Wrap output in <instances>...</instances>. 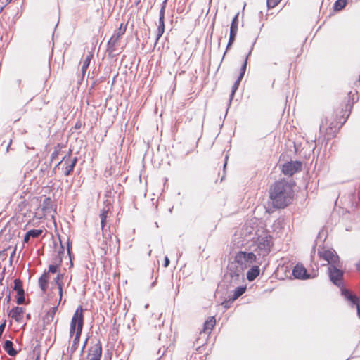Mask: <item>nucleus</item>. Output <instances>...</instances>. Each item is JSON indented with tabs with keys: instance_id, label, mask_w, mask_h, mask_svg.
<instances>
[{
	"instance_id": "bb28decb",
	"label": "nucleus",
	"mask_w": 360,
	"mask_h": 360,
	"mask_svg": "<svg viewBox=\"0 0 360 360\" xmlns=\"http://www.w3.org/2000/svg\"><path fill=\"white\" fill-rule=\"evenodd\" d=\"M27 233L30 238H38L42 233V230L32 229L28 231Z\"/></svg>"
},
{
	"instance_id": "393cba45",
	"label": "nucleus",
	"mask_w": 360,
	"mask_h": 360,
	"mask_svg": "<svg viewBox=\"0 0 360 360\" xmlns=\"http://www.w3.org/2000/svg\"><path fill=\"white\" fill-rule=\"evenodd\" d=\"M346 4V0H338L334 4V9L335 11H340L345 7Z\"/></svg>"
},
{
	"instance_id": "de8ad7c7",
	"label": "nucleus",
	"mask_w": 360,
	"mask_h": 360,
	"mask_svg": "<svg viewBox=\"0 0 360 360\" xmlns=\"http://www.w3.org/2000/svg\"><path fill=\"white\" fill-rule=\"evenodd\" d=\"M226 51H227L226 50ZM226 54V52H224L223 54V56H225Z\"/></svg>"
},
{
	"instance_id": "a211bd4d",
	"label": "nucleus",
	"mask_w": 360,
	"mask_h": 360,
	"mask_svg": "<svg viewBox=\"0 0 360 360\" xmlns=\"http://www.w3.org/2000/svg\"><path fill=\"white\" fill-rule=\"evenodd\" d=\"M259 264L252 265V268L247 273V278L250 281L255 280L259 274Z\"/></svg>"
},
{
	"instance_id": "5fc2aeb1",
	"label": "nucleus",
	"mask_w": 360,
	"mask_h": 360,
	"mask_svg": "<svg viewBox=\"0 0 360 360\" xmlns=\"http://www.w3.org/2000/svg\"><path fill=\"white\" fill-rule=\"evenodd\" d=\"M10 300V295L8 296V301Z\"/></svg>"
},
{
	"instance_id": "2f4dec72",
	"label": "nucleus",
	"mask_w": 360,
	"mask_h": 360,
	"mask_svg": "<svg viewBox=\"0 0 360 360\" xmlns=\"http://www.w3.org/2000/svg\"><path fill=\"white\" fill-rule=\"evenodd\" d=\"M165 8H166V1H165L162 4V6H161V8L160 11L159 18H165Z\"/></svg>"
},
{
	"instance_id": "4c0bfd02",
	"label": "nucleus",
	"mask_w": 360,
	"mask_h": 360,
	"mask_svg": "<svg viewBox=\"0 0 360 360\" xmlns=\"http://www.w3.org/2000/svg\"><path fill=\"white\" fill-rule=\"evenodd\" d=\"M63 277V274H58L57 277L55 278V282L56 281L60 282V280Z\"/></svg>"
},
{
	"instance_id": "f257e3e1",
	"label": "nucleus",
	"mask_w": 360,
	"mask_h": 360,
	"mask_svg": "<svg viewBox=\"0 0 360 360\" xmlns=\"http://www.w3.org/2000/svg\"><path fill=\"white\" fill-rule=\"evenodd\" d=\"M272 245V238L270 236H259L256 240H252L248 246V251L237 252L234 260L244 270L254 264H262L264 258L270 252Z\"/></svg>"
},
{
	"instance_id": "473e14b6",
	"label": "nucleus",
	"mask_w": 360,
	"mask_h": 360,
	"mask_svg": "<svg viewBox=\"0 0 360 360\" xmlns=\"http://www.w3.org/2000/svg\"><path fill=\"white\" fill-rule=\"evenodd\" d=\"M58 154H59V149H58L57 148H55L54 151L51 154V160L52 161L56 160L58 158Z\"/></svg>"
},
{
	"instance_id": "a19ab883",
	"label": "nucleus",
	"mask_w": 360,
	"mask_h": 360,
	"mask_svg": "<svg viewBox=\"0 0 360 360\" xmlns=\"http://www.w3.org/2000/svg\"><path fill=\"white\" fill-rule=\"evenodd\" d=\"M356 269L360 271V259L359 262L356 264Z\"/></svg>"
},
{
	"instance_id": "72a5a7b5",
	"label": "nucleus",
	"mask_w": 360,
	"mask_h": 360,
	"mask_svg": "<svg viewBox=\"0 0 360 360\" xmlns=\"http://www.w3.org/2000/svg\"><path fill=\"white\" fill-rule=\"evenodd\" d=\"M58 270V266L51 264L49 266V272L56 273Z\"/></svg>"
},
{
	"instance_id": "4be33fe9",
	"label": "nucleus",
	"mask_w": 360,
	"mask_h": 360,
	"mask_svg": "<svg viewBox=\"0 0 360 360\" xmlns=\"http://www.w3.org/2000/svg\"><path fill=\"white\" fill-rule=\"evenodd\" d=\"M92 57H93V55L91 53H89L86 56V58L82 62V72L83 76H84L85 72L89 66V64H90Z\"/></svg>"
},
{
	"instance_id": "09e8293b",
	"label": "nucleus",
	"mask_w": 360,
	"mask_h": 360,
	"mask_svg": "<svg viewBox=\"0 0 360 360\" xmlns=\"http://www.w3.org/2000/svg\"><path fill=\"white\" fill-rule=\"evenodd\" d=\"M331 125H332V124H330V125L329 126V128H330V129H332V126H331Z\"/></svg>"
},
{
	"instance_id": "8fccbe9b",
	"label": "nucleus",
	"mask_w": 360,
	"mask_h": 360,
	"mask_svg": "<svg viewBox=\"0 0 360 360\" xmlns=\"http://www.w3.org/2000/svg\"><path fill=\"white\" fill-rule=\"evenodd\" d=\"M11 144V142H9L8 147H10Z\"/></svg>"
},
{
	"instance_id": "37998d69",
	"label": "nucleus",
	"mask_w": 360,
	"mask_h": 360,
	"mask_svg": "<svg viewBox=\"0 0 360 360\" xmlns=\"http://www.w3.org/2000/svg\"><path fill=\"white\" fill-rule=\"evenodd\" d=\"M68 254H70V246L69 245L68 247Z\"/></svg>"
},
{
	"instance_id": "79ce46f5",
	"label": "nucleus",
	"mask_w": 360,
	"mask_h": 360,
	"mask_svg": "<svg viewBox=\"0 0 360 360\" xmlns=\"http://www.w3.org/2000/svg\"><path fill=\"white\" fill-rule=\"evenodd\" d=\"M222 304L224 305V307H228V304H227V302H224Z\"/></svg>"
},
{
	"instance_id": "ddd939ff",
	"label": "nucleus",
	"mask_w": 360,
	"mask_h": 360,
	"mask_svg": "<svg viewBox=\"0 0 360 360\" xmlns=\"http://www.w3.org/2000/svg\"><path fill=\"white\" fill-rule=\"evenodd\" d=\"M342 295L345 298L351 302L353 305H355L357 309V314L360 315V304L358 298L355 295H352L347 290L342 289Z\"/></svg>"
},
{
	"instance_id": "3c124183",
	"label": "nucleus",
	"mask_w": 360,
	"mask_h": 360,
	"mask_svg": "<svg viewBox=\"0 0 360 360\" xmlns=\"http://www.w3.org/2000/svg\"><path fill=\"white\" fill-rule=\"evenodd\" d=\"M11 144V142H9L8 147H10Z\"/></svg>"
},
{
	"instance_id": "cd10ccee",
	"label": "nucleus",
	"mask_w": 360,
	"mask_h": 360,
	"mask_svg": "<svg viewBox=\"0 0 360 360\" xmlns=\"http://www.w3.org/2000/svg\"><path fill=\"white\" fill-rule=\"evenodd\" d=\"M236 34H237L236 33L230 32L229 39V42H228L227 46H226V51L229 50L231 48V46H232L233 43L235 41Z\"/></svg>"
},
{
	"instance_id": "c756f323",
	"label": "nucleus",
	"mask_w": 360,
	"mask_h": 360,
	"mask_svg": "<svg viewBox=\"0 0 360 360\" xmlns=\"http://www.w3.org/2000/svg\"><path fill=\"white\" fill-rule=\"evenodd\" d=\"M281 0H267V6L269 8H273L276 6Z\"/></svg>"
},
{
	"instance_id": "f03ea898",
	"label": "nucleus",
	"mask_w": 360,
	"mask_h": 360,
	"mask_svg": "<svg viewBox=\"0 0 360 360\" xmlns=\"http://www.w3.org/2000/svg\"><path fill=\"white\" fill-rule=\"evenodd\" d=\"M270 198L274 207L283 208L288 205L292 198V189L286 182H276L271 189Z\"/></svg>"
},
{
	"instance_id": "603ef678",
	"label": "nucleus",
	"mask_w": 360,
	"mask_h": 360,
	"mask_svg": "<svg viewBox=\"0 0 360 360\" xmlns=\"http://www.w3.org/2000/svg\"><path fill=\"white\" fill-rule=\"evenodd\" d=\"M11 144V142H9L8 147H10Z\"/></svg>"
},
{
	"instance_id": "2eb2a0df",
	"label": "nucleus",
	"mask_w": 360,
	"mask_h": 360,
	"mask_svg": "<svg viewBox=\"0 0 360 360\" xmlns=\"http://www.w3.org/2000/svg\"><path fill=\"white\" fill-rule=\"evenodd\" d=\"M24 309L22 307H16L13 308L10 312V316L12 319H15L17 322H20L22 319Z\"/></svg>"
},
{
	"instance_id": "e433bc0d",
	"label": "nucleus",
	"mask_w": 360,
	"mask_h": 360,
	"mask_svg": "<svg viewBox=\"0 0 360 360\" xmlns=\"http://www.w3.org/2000/svg\"><path fill=\"white\" fill-rule=\"evenodd\" d=\"M169 258L166 256V257H165V264H164V266H165V267H167V266H168V265H169Z\"/></svg>"
},
{
	"instance_id": "b1692460",
	"label": "nucleus",
	"mask_w": 360,
	"mask_h": 360,
	"mask_svg": "<svg viewBox=\"0 0 360 360\" xmlns=\"http://www.w3.org/2000/svg\"><path fill=\"white\" fill-rule=\"evenodd\" d=\"M246 290L245 286H240L235 289L232 300H235L241 296Z\"/></svg>"
},
{
	"instance_id": "ea45409f",
	"label": "nucleus",
	"mask_w": 360,
	"mask_h": 360,
	"mask_svg": "<svg viewBox=\"0 0 360 360\" xmlns=\"http://www.w3.org/2000/svg\"><path fill=\"white\" fill-rule=\"evenodd\" d=\"M324 123L323 122H321V125H320V129L321 130H323L324 129Z\"/></svg>"
},
{
	"instance_id": "423d86ee",
	"label": "nucleus",
	"mask_w": 360,
	"mask_h": 360,
	"mask_svg": "<svg viewBox=\"0 0 360 360\" xmlns=\"http://www.w3.org/2000/svg\"><path fill=\"white\" fill-rule=\"evenodd\" d=\"M126 32V27H122V24L120 25L116 32L110 37L108 42V51L110 53H113L115 51V47L120 38Z\"/></svg>"
},
{
	"instance_id": "f3484780",
	"label": "nucleus",
	"mask_w": 360,
	"mask_h": 360,
	"mask_svg": "<svg viewBox=\"0 0 360 360\" xmlns=\"http://www.w3.org/2000/svg\"><path fill=\"white\" fill-rule=\"evenodd\" d=\"M216 323V321L214 316H211L204 323L202 332L207 335H210L212 330L213 327Z\"/></svg>"
},
{
	"instance_id": "c85d7f7f",
	"label": "nucleus",
	"mask_w": 360,
	"mask_h": 360,
	"mask_svg": "<svg viewBox=\"0 0 360 360\" xmlns=\"http://www.w3.org/2000/svg\"><path fill=\"white\" fill-rule=\"evenodd\" d=\"M57 309H58V307H52L47 313V319H51V320L52 321L54 316H55V314L56 313L57 311Z\"/></svg>"
},
{
	"instance_id": "aec40b11",
	"label": "nucleus",
	"mask_w": 360,
	"mask_h": 360,
	"mask_svg": "<svg viewBox=\"0 0 360 360\" xmlns=\"http://www.w3.org/2000/svg\"><path fill=\"white\" fill-rule=\"evenodd\" d=\"M164 19L165 18H159V22H158L159 25H158V27L157 33H156L155 44H157V42L158 41V40L160 39V38L162 37V35L163 34V33L165 32Z\"/></svg>"
},
{
	"instance_id": "1a4fd4ad",
	"label": "nucleus",
	"mask_w": 360,
	"mask_h": 360,
	"mask_svg": "<svg viewBox=\"0 0 360 360\" xmlns=\"http://www.w3.org/2000/svg\"><path fill=\"white\" fill-rule=\"evenodd\" d=\"M101 354L102 347L101 344L98 342L89 348L87 360H100Z\"/></svg>"
},
{
	"instance_id": "7ed1b4c3",
	"label": "nucleus",
	"mask_w": 360,
	"mask_h": 360,
	"mask_svg": "<svg viewBox=\"0 0 360 360\" xmlns=\"http://www.w3.org/2000/svg\"><path fill=\"white\" fill-rule=\"evenodd\" d=\"M109 214V209L105 210L103 209L101 210L100 213L101 218V226L102 230V236L103 238V240L101 243V248L105 252H107L108 250H111L112 247L115 248L116 247H119L120 240L117 237H115V240L113 241L111 236L108 233L106 226V220L108 217Z\"/></svg>"
},
{
	"instance_id": "0eeeda50",
	"label": "nucleus",
	"mask_w": 360,
	"mask_h": 360,
	"mask_svg": "<svg viewBox=\"0 0 360 360\" xmlns=\"http://www.w3.org/2000/svg\"><path fill=\"white\" fill-rule=\"evenodd\" d=\"M302 169V163L299 161H292L283 165L282 172L285 175L292 176Z\"/></svg>"
},
{
	"instance_id": "f8f14e48",
	"label": "nucleus",
	"mask_w": 360,
	"mask_h": 360,
	"mask_svg": "<svg viewBox=\"0 0 360 360\" xmlns=\"http://www.w3.org/2000/svg\"><path fill=\"white\" fill-rule=\"evenodd\" d=\"M248 56H246L245 58V60L240 68V75L238 77V79L235 82L234 84L232 86V91H231V97H233L235 92L236 91V90L238 89V86L240 84V82L241 81V79H243L245 73V71H246V68H247V63H248Z\"/></svg>"
},
{
	"instance_id": "7c9ffc66",
	"label": "nucleus",
	"mask_w": 360,
	"mask_h": 360,
	"mask_svg": "<svg viewBox=\"0 0 360 360\" xmlns=\"http://www.w3.org/2000/svg\"><path fill=\"white\" fill-rule=\"evenodd\" d=\"M56 285L58 288V292L60 296L59 302H60L63 296V283L61 282L56 281Z\"/></svg>"
},
{
	"instance_id": "864d4df0",
	"label": "nucleus",
	"mask_w": 360,
	"mask_h": 360,
	"mask_svg": "<svg viewBox=\"0 0 360 360\" xmlns=\"http://www.w3.org/2000/svg\"><path fill=\"white\" fill-rule=\"evenodd\" d=\"M20 82H21V80H20V79H19V80L18 81V84H20Z\"/></svg>"
},
{
	"instance_id": "a18cd8bd",
	"label": "nucleus",
	"mask_w": 360,
	"mask_h": 360,
	"mask_svg": "<svg viewBox=\"0 0 360 360\" xmlns=\"http://www.w3.org/2000/svg\"><path fill=\"white\" fill-rule=\"evenodd\" d=\"M226 51H227L226 50ZM226 54V52H224L223 54V56H225Z\"/></svg>"
},
{
	"instance_id": "a878e982",
	"label": "nucleus",
	"mask_w": 360,
	"mask_h": 360,
	"mask_svg": "<svg viewBox=\"0 0 360 360\" xmlns=\"http://www.w3.org/2000/svg\"><path fill=\"white\" fill-rule=\"evenodd\" d=\"M80 335H75V338L73 340L72 345L70 347V351L72 353H73L77 349L78 344L79 342Z\"/></svg>"
},
{
	"instance_id": "412c9836",
	"label": "nucleus",
	"mask_w": 360,
	"mask_h": 360,
	"mask_svg": "<svg viewBox=\"0 0 360 360\" xmlns=\"http://www.w3.org/2000/svg\"><path fill=\"white\" fill-rule=\"evenodd\" d=\"M13 290L18 293V295H25V291L22 287V282L20 279L14 280Z\"/></svg>"
},
{
	"instance_id": "dca6fc26",
	"label": "nucleus",
	"mask_w": 360,
	"mask_h": 360,
	"mask_svg": "<svg viewBox=\"0 0 360 360\" xmlns=\"http://www.w3.org/2000/svg\"><path fill=\"white\" fill-rule=\"evenodd\" d=\"M49 279V272H44L39 278V285L44 293L46 292L47 290Z\"/></svg>"
},
{
	"instance_id": "6e6d98bb",
	"label": "nucleus",
	"mask_w": 360,
	"mask_h": 360,
	"mask_svg": "<svg viewBox=\"0 0 360 360\" xmlns=\"http://www.w3.org/2000/svg\"><path fill=\"white\" fill-rule=\"evenodd\" d=\"M61 249L63 250V251L64 250L63 246H61Z\"/></svg>"
},
{
	"instance_id": "9b49d317",
	"label": "nucleus",
	"mask_w": 360,
	"mask_h": 360,
	"mask_svg": "<svg viewBox=\"0 0 360 360\" xmlns=\"http://www.w3.org/2000/svg\"><path fill=\"white\" fill-rule=\"evenodd\" d=\"M320 257L326 260L331 265H336L339 261V257L330 250H324L319 252Z\"/></svg>"
},
{
	"instance_id": "c9c22d12",
	"label": "nucleus",
	"mask_w": 360,
	"mask_h": 360,
	"mask_svg": "<svg viewBox=\"0 0 360 360\" xmlns=\"http://www.w3.org/2000/svg\"><path fill=\"white\" fill-rule=\"evenodd\" d=\"M30 237L29 236V235L27 234V233H26V234H25V237H24V239H23V242H24L25 243H28V242H29V240H30Z\"/></svg>"
},
{
	"instance_id": "4468645a",
	"label": "nucleus",
	"mask_w": 360,
	"mask_h": 360,
	"mask_svg": "<svg viewBox=\"0 0 360 360\" xmlns=\"http://www.w3.org/2000/svg\"><path fill=\"white\" fill-rule=\"evenodd\" d=\"M292 274L296 278H309V275L307 274L306 269L302 264H297L294 267Z\"/></svg>"
},
{
	"instance_id": "58836bf2",
	"label": "nucleus",
	"mask_w": 360,
	"mask_h": 360,
	"mask_svg": "<svg viewBox=\"0 0 360 360\" xmlns=\"http://www.w3.org/2000/svg\"><path fill=\"white\" fill-rule=\"evenodd\" d=\"M87 341H88V339H86V340H85V342H84V345H83V347H82V348L81 354H82V353L84 352V348H85L86 345V343H87Z\"/></svg>"
},
{
	"instance_id": "9d476101",
	"label": "nucleus",
	"mask_w": 360,
	"mask_h": 360,
	"mask_svg": "<svg viewBox=\"0 0 360 360\" xmlns=\"http://www.w3.org/2000/svg\"><path fill=\"white\" fill-rule=\"evenodd\" d=\"M243 271V267L236 264L235 261L229 266V273L232 279L238 280Z\"/></svg>"
},
{
	"instance_id": "6ab92c4d",
	"label": "nucleus",
	"mask_w": 360,
	"mask_h": 360,
	"mask_svg": "<svg viewBox=\"0 0 360 360\" xmlns=\"http://www.w3.org/2000/svg\"><path fill=\"white\" fill-rule=\"evenodd\" d=\"M4 349L11 356H15L17 354V351L13 347V342L11 340H6Z\"/></svg>"
},
{
	"instance_id": "c03bdc74",
	"label": "nucleus",
	"mask_w": 360,
	"mask_h": 360,
	"mask_svg": "<svg viewBox=\"0 0 360 360\" xmlns=\"http://www.w3.org/2000/svg\"><path fill=\"white\" fill-rule=\"evenodd\" d=\"M15 252V250H13V253H11V257L14 255Z\"/></svg>"
},
{
	"instance_id": "f704fd0d",
	"label": "nucleus",
	"mask_w": 360,
	"mask_h": 360,
	"mask_svg": "<svg viewBox=\"0 0 360 360\" xmlns=\"http://www.w3.org/2000/svg\"><path fill=\"white\" fill-rule=\"evenodd\" d=\"M24 301H25V295H18V297L17 298V303L18 304H22L24 303Z\"/></svg>"
},
{
	"instance_id": "39448f33",
	"label": "nucleus",
	"mask_w": 360,
	"mask_h": 360,
	"mask_svg": "<svg viewBox=\"0 0 360 360\" xmlns=\"http://www.w3.org/2000/svg\"><path fill=\"white\" fill-rule=\"evenodd\" d=\"M71 153L72 151L70 150L69 153L63 158V160L59 162L54 168V169H56V168L61 169L65 176H68L70 174L77 162V158L76 157L72 158Z\"/></svg>"
},
{
	"instance_id": "49530a36",
	"label": "nucleus",
	"mask_w": 360,
	"mask_h": 360,
	"mask_svg": "<svg viewBox=\"0 0 360 360\" xmlns=\"http://www.w3.org/2000/svg\"><path fill=\"white\" fill-rule=\"evenodd\" d=\"M226 51H227L226 50ZM226 54V52H224L223 54V56H225Z\"/></svg>"
},
{
	"instance_id": "5701e85b",
	"label": "nucleus",
	"mask_w": 360,
	"mask_h": 360,
	"mask_svg": "<svg viewBox=\"0 0 360 360\" xmlns=\"http://www.w3.org/2000/svg\"><path fill=\"white\" fill-rule=\"evenodd\" d=\"M238 13H237L233 19L232 20L231 27H230V32L236 33L238 32Z\"/></svg>"
},
{
	"instance_id": "20e7f679",
	"label": "nucleus",
	"mask_w": 360,
	"mask_h": 360,
	"mask_svg": "<svg viewBox=\"0 0 360 360\" xmlns=\"http://www.w3.org/2000/svg\"><path fill=\"white\" fill-rule=\"evenodd\" d=\"M84 324L83 309L80 306L75 311L70 323V333L72 335H81Z\"/></svg>"
},
{
	"instance_id": "6e6552de",
	"label": "nucleus",
	"mask_w": 360,
	"mask_h": 360,
	"mask_svg": "<svg viewBox=\"0 0 360 360\" xmlns=\"http://www.w3.org/2000/svg\"><path fill=\"white\" fill-rule=\"evenodd\" d=\"M329 276L330 281L336 285H341L343 273L341 270L338 269L335 265H331L328 268Z\"/></svg>"
}]
</instances>
